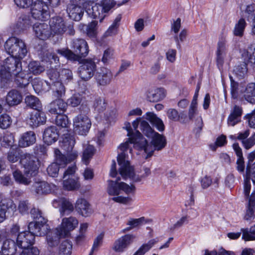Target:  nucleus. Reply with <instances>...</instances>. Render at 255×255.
<instances>
[{
    "label": "nucleus",
    "mask_w": 255,
    "mask_h": 255,
    "mask_svg": "<svg viewBox=\"0 0 255 255\" xmlns=\"http://www.w3.org/2000/svg\"><path fill=\"white\" fill-rule=\"evenodd\" d=\"M75 207L69 199L62 198L61 200L59 211L61 216L69 215L74 210Z\"/></svg>",
    "instance_id": "obj_34"
},
{
    "label": "nucleus",
    "mask_w": 255,
    "mask_h": 255,
    "mask_svg": "<svg viewBox=\"0 0 255 255\" xmlns=\"http://www.w3.org/2000/svg\"><path fill=\"white\" fill-rule=\"evenodd\" d=\"M157 241L155 239L149 240L147 243L143 244L133 255H144L156 244Z\"/></svg>",
    "instance_id": "obj_48"
},
{
    "label": "nucleus",
    "mask_w": 255,
    "mask_h": 255,
    "mask_svg": "<svg viewBox=\"0 0 255 255\" xmlns=\"http://www.w3.org/2000/svg\"><path fill=\"white\" fill-rule=\"evenodd\" d=\"M95 67V62L91 59L84 60L78 68L79 75L83 80L87 81L94 75Z\"/></svg>",
    "instance_id": "obj_15"
},
{
    "label": "nucleus",
    "mask_w": 255,
    "mask_h": 255,
    "mask_svg": "<svg viewBox=\"0 0 255 255\" xmlns=\"http://www.w3.org/2000/svg\"><path fill=\"white\" fill-rule=\"evenodd\" d=\"M64 237L65 236H61L58 234L57 228L54 233H50L47 236L46 239L47 244L50 247H56L59 242V238Z\"/></svg>",
    "instance_id": "obj_45"
},
{
    "label": "nucleus",
    "mask_w": 255,
    "mask_h": 255,
    "mask_svg": "<svg viewBox=\"0 0 255 255\" xmlns=\"http://www.w3.org/2000/svg\"><path fill=\"white\" fill-rule=\"evenodd\" d=\"M16 243L11 239H6L3 242L1 248V254L3 255H14L16 252Z\"/></svg>",
    "instance_id": "obj_31"
},
{
    "label": "nucleus",
    "mask_w": 255,
    "mask_h": 255,
    "mask_svg": "<svg viewBox=\"0 0 255 255\" xmlns=\"http://www.w3.org/2000/svg\"><path fill=\"white\" fill-rule=\"evenodd\" d=\"M78 221L75 217H70L62 219L61 227L57 228V233L61 236L66 237L69 232L78 225Z\"/></svg>",
    "instance_id": "obj_14"
},
{
    "label": "nucleus",
    "mask_w": 255,
    "mask_h": 255,
    "mask_svg": "<svg viewBox=\"0 0 255 255\" xmlns=\"http://www.w3.org/2000/svg\"><path fill=\"white\" fill-rule=\"evenodd\" d=\"M22 101V96L16 90H12L9 91L6 98L7 104L10 106L19 104Z\"/></svg>",
    "instance_id": "obj_38"
},
{
    "label": "nucleus",
    "mask_w": 255,
    "mask_h": 255,
    "mask_svg": "<svg viewBox=\"0 0 255 255\" xmlns=\"http://www.w3.org/2000/svg\"><path fill=\"white\" fill-rule=\"evenodd\" d=\"M26 106L36 110H42V104L39 99L32 95L27 96L25 98Z\"/></svg>",
    "instance_id": "obj_40"
},
{
    "label": "nucleus",
    "mask_w": 255,
    "mask_h": 255,
    "mask_svg": "<svg viewBox=\"0 0 255 255\" xmlns=\"http://www.w3.org/2000/svg\"><path fill=\"white\" fill-rule=\"evenodd\" d=\"M242 55L247 62L255 64V43L251 44Z\"/></svg>",
    "instance_id": "obj_42"
},
{
    "label": "nucleus",
    "mask_w": 255,
    "mask_h": 255,
    "mask_svg": "<svg viewBox=\"0 0 255 255\" xmlns=\"http://www.w3.org/2000/svg\"><path fill=\"white\" fill-rule=\"evenodd\" d=\"M74 136L69 133L64 134L62 139L60 140V146L63 150L69 152L71 151L75 144Z\"/></svg>",
    "instance_id": "obj_33"
},
{
    "label": "nucleus",
    "mask_w": 255,
    "mask_h": 255,
    "mask_svg": "<svg viewBox=\"0 0 255 255\" xmlns=\"http://www.w3.org/2000/svg\"><path fill=\"white\" fill-rule=\"evenodd\" d=\"M73 79L72 71L67 69H63L61 70L60 76V81L68 83Z\"/></svg>",
    "instance_id": "obj_57"
},
{
    "label": "nucleus",
    "mask_w": 255,
    "mask_h": 255,
    "mask_svg": "<svg viewBox=\"0 0 255 255\" xmlns=\"http://www.w3.org/2000/svg\"><path fill=\"white\" fill-rule=\"evenodd\" d=\"M0 203V206L3 208L5 209V211L7 210L9 211L14 212L16 210V205L10 198L3 199L1 200Z\"/></svg>",
    "instance_id": "obj_55"
},
{
    "label": "nucleus",
    "mask_w": 255,
    "mask_h": 255,
    "mask_svg": "<svg viewBox=\"0 0 255 255\" xmlns=\"http://www.w3.org/2000/svg\"><path fill=\"white\" fill-rule=\"evenodd\" d=\"M35 242V237L29 232H22L18 234L16 239L17 246L21 249H26L32 245Z\"/></svg>",
    "instance_id": "obj_19"
},
{
    "label": "nucleus",
    "mask_w": 255,
    "mask_h": 255,
    "mask_svg": "<svg viewBox=\"0 0 255 255\" xmlns=\"http://www.w3.org/2000/svg\"><path fill=\"white\" fill-rule=\"evenodd\" d=\"M81 96L79 94H74L67 101V104L72 107L78 106L81 102Z\"/></svg>",
    "instance_id": "obj_63"
},
{
    "label": "nucleus",
    "mask_w": 255,
    "mask_h": 255,
    "mask_svg": "<svg viewBox=\"0 0 255 255\" xmlns=\"http://www.w3.org/2000/svg\"><path fill=\"white\" fill-rule=\"evenodd\" d=\"M227 40L225 38H221L217 43L216 51V60L218 67L220 68L224 63V60L227 53L226 46Z\"/></svg>",
    "instance_id": "obj_17"
},
{
    "label": "nucleus",
    "mask_w": 255,
    "mask_h": 255,
    "mask_svg": "<svg viewBox=\"0 0 255 255\" xmlns=\"http://www.w3.org/2000/svg\"><path fill=\"white\" fill-rule=\"evenodd\" d=\"M46 117L42 110L33 111L29 114L27 120L28 124L32 128H37L46 123Z\"/></svg>",
    "instance_id": "obj_16"
},
{
    "label": "nucleus",
    "mask_w": 255,
    "mask_h": 255,
    "mask_svg": "<svg viewBox=\"0 0 255 255\" xmlns=\"http://www.w3.org/2000/svg\"><path fill=\"white\" fill-rule=\"evenodd\" d=\"M51 89L53 92V96L56 98L61 99L65 95V88L61 81H56L51 83Z\"/></svg>",
    "instance_id": "obj_39"
},
{
    "label": "nucleus",
    "mask_w": 255,
    "mask_h": 255,
    "mask_svg": "<svg viewBox=\"0 0 255 255\" xmlns=\"http://www.w3.org/2000/svg\"><path fill=\"white\" fill-rule=\"evenodd\" d=\"M54 154L55 161L47 168L48 174L53 177L57 176L59 168H65L68 164L74 161L78 155L77 151H72L65 155L57 148L54 149Z\"/></svg>",
    "instance_id": "obj_3"
},
{
    "label": "nucleus",
    "mask_w": 255,
    "mask_h": 255,
    "mask_svg": "<svg viewBox=\"0 0 255 255\" xmlns=\"http://www.w3.org/2000/svg\"><path fill=\"white\" fill-rule=\"evenodd\" d=\"M91 126L90 120L85 115H79L74 120V129L79 134H86Z\"/></svg>",
    "instance_id": "obj_11"
},
{
    "label": "nucleus",
    "mask_w": 255,
    "mask_h": 255,
    "mask_svg": "<svg viewBox=\"0 0 255 255\" xmlns=\"http://www.w3.org/2000/svg\"><path fill=\"white\" fill-rule=\"evenodd\" d=\"M28 232L35 236H44L48 230L49 227L46 223H40L39 221L31 222L28 226Z\"/></svg>",
    "instance_id": "obj_20"
},
{
    "label": "nucleus",
    "mask_w": 255,
    "mask_h": 255,
    "mask_svg": "<svg viewBox=\"0 0 255 255\" xmlns=\"http://www.w3.org/2000/svg\"><path fill=\"white\" fill-rule=\"evenodd\" d=\"M99 5L102 7V14L99 16V22L102 23L108 13L115 5L116 2L114 0H101Z\"/></svg>",
    "instance_id": "obj_36"
},
{
    "label": "nucleus",
    "mask_w": 255,
    "mask_h": 255,
    "mask_svg": "<svg viewBox=\"0 0 255 255\" xmlns=\"http://www.w3.org/2000/svg\"><path fill=\"white\" fill-rule=\"evenodd\" d=\"M247 23L244 18H241L235 25L234 34L236 36H242L244 34V29Z\"/></svg>",
    "instance_id": "obj_53"
},
{
    "label": "nucleus",
    "mask_w": 255,
    "mask_h": 255,
    "mask_svg": "<svg viewBox=\"0 0 255 255\" xmlns=\"http://www.w3.org/2000/svg\"><path fill=\"white\" fill-rule=\"evenodd\" d=\"M20 163L24 168L25 174L33 176L37 173L39 161L35 156L29 153L23 154L20 156Z\"/></svg>",
    "instance_id": "obj_9"
},
{
    "label": "nucleus",
    "mask_w": 255,
    "mask_h": 255,
    "mask_svg": "<svg viewBox=\"0 0 255 255\" xmlns=\"http://www.w3.org/2000/svg\"><path fill=\"white\" fill-rule=\"evenodd\" d=\"M67 12L71 19L75 21H79L83 15L84 9L80 6L70 4L67 6Z\"/></svg>",
    "instance_id": "obj_28"
},
{
    "label": "nucleus",
    "mask_w": 255,
    "mask_h": 255,
    "mask_svg": "<svg viewBox=\"0 0 255 255\" xmlns=\"http://www.w3.org/2000/svg\"><path fill=\"white\" fill-rule=\"evenodd\" d=\"M231 81V94L232 97L237 99L241 95L248 102L251 104H255V83H251L246 86L234 82L232 77H230Z\"/></svg>",
    "instance_id": "obj_4"
},
{
    "label": "nucleus",
    "mask_w": 255,
    "mask_h": 255,
    "mask_svg": "<svg viewBox=\"0 0 255 255\" xmlns=\"http://www.w3.org/2000/svg\"><path fill=\"white\" fill-rule=\"evenodd\" d=\"M11 124V118L7 114L0 116V127L2 129L8 128Z\"/></svg>",
    "instance_id": "obj_59"
},
{
    "label": "nucleus",
    "mask_w": 255,
    "mask_h": 255,
    "mask_svg": "<svg viewBox=\"0 0 255 255\" xmlns=\"http://www.w3.org/2000/svg\"><path fill=\"white\" fill-rule=\"evenodd\" d=\"M54 185H51L45 181L34 182L31 187V191L39 195H46L51 192Z\"/></svg>",
    "instance_id": "obj_21"
},
{
    "label": "nucleus",
    "mask_w": 255,
    "mask_h": 255,
    "mask_svg": "<svg viewBox=\"0 0 255 255\" xmlns=\"http://www.w3.org/2000/svg\"><path fill=\"white\" fill-rule=\"evenodd\" d=\"M94 146L91 145H88L84 150L82 161L84 164L87 165L89 163V161L91 159L94 154Z\"/></svg>",
    "instance_id": "obj_47"
},
{
    "label": "nucleus",
    "mask_w": 255,
    "mask_h": 255,
    "mask_svg": "<svg viewBox=\"0 0 255 255\" xmlns=\"http://www.w3.org/2000/svg\"><path fill=\"white\" fill-rule=\"evenodd\" d=\"M128 148V143H122L119 146V150L121 151L117 157L120 166L119 172L124 179H129L133 182H139L150 174V168L143 166L140 170V175H136L133 168L130 165L128 161L126 160L128 154L126 149Z\"/></svg>",
    "instance_id": "obj_2"
},
{
    "label": "nucleus",
    "mask_w": 255,
    "mask_h": 255,
    "mask_svg": "<svg viewBox=\"0 0 255 255\" xmlns=\"http://www.w3.org/2000/svg\"><path fill=\"white\" fill-rule=\"evenodd\" d=\"M5 51L11 56L20 59L24 58L27 50L25 43L15 37L8 38L4 44Z\"/></svg>",
    "instance_id": "obj_6"
},
{
    "label": "nucleus",
    "mask_w": 255,
    "mask_h": 255,
    "mask_svg": "<svg viewBox=\"0 0 255 255\" xmlns=\"http://www.w3.org/2000/svg\"><path fill=\"white\" fill-rule=\"evenodd\" d=\"M68 104L62 99H57L48 105V112L51 114L60 115L64 113L67 108Z\"/></svg>",
    "instance_id": "obj_22"
},
{
    "label": "nucleus",
    "mask_w": 255,
    "mask_h": 255,
    "mask_svg": "<svg viewBox=\"0 0 255 255\" xmlns=\"http://www.w3.org/2000/svg\"><path fill=\"white\" fill-rule=\"evenodd\" d=\"M247 64L246 61L236 66L234 69L235 74L239 79L244 78L247 75Z\"/></svg>",
    "instance_id": "obj_49"
},
{
    "label": "nucleus",
    "mask_w": 255,
    "mask_h": 255,
    "mask_svg": "<svg viewBox=\"0 0 255 255\" xmlns=\"http://www.w3.org/2000/svg\"><path fill=\"white\" fill-rule=\"evenodd\" d=\"M30 73L34 75H38L44 71V68L38 61L30 62L28 65Z\"/></svg>",
    "instance_id": "obj_51"
},
{
    "label": "nucleus",
    "mask_w": 255,
    "mask_h": 255,
    "mask_svg": "<svg viewBox=\"0 0 255 255\" xmlns=\"http://www.w3.org/2000/svg\"><path fill=\"white\" fill-rule=\"evenodd\" d=\"M31 13L34 18L43 21L45 20L49 16L48 6L42 0L34 3L31 8Z\"/></svg>",
    "instance_id": "obj_13"
},
{
    "label": "nucleus",
    "mask_w": 255,
    "mask_h": 255,
    "mask_svg": "<svg viewBox=\"0 0 255 255\" xmlns=\"http://www.w3.org/2000/svg\"><path fill=\"white\" fill-rule=\"evenodd\" d=\"M36 141V136L33 131H29L24 133L20 138L18 145L21 147H25L34 144Z\"/></svg>",
    "instance_id": "obj_32"
},
{
    "label": "nucleus",
    "mask_w": 255,
    "mask_h": 255,
    "mask_svg": "<svg viewBox=\"0 0 255 255\" xmlns=\"http://www.w3.org/2000/svg\"><path fill=\"white\" fill-rule=\"evenodd\" d=\"M120 180L119 178L115 181L109 180L107 192L110 195L114 196L111 198L113 201L123 204H129L132 201L131 197L119 196L121 193L120 182H118Z\"/></svg>",
    "instance_id": "obj_10"
},
{
    "label": "nucleus",
    "mask_w": 255,
    "mask_h": 255,
    "mask_svg": "<svg viewBox=\"0 0 255 255\" xmlns=\"http://www.w3.org/2000/svg\"><path fill=\"white\" fill-rule=\"evenodd\" d=\"M52 34L62 35L65 32L70 35H73L75 30L73 26L69 24L67 25L63 18L59 16L52 17L49 21Z\"/></svg>",
    "instance_id": "obj_8"
},
{
    "label": "nucleus",
    "mask_w": 255,
    "mask_h": 255,
    "mask_svg": "<svg viewBox=\"0 0 255 255\" xmlns=\"http://www.w3.org/2000/svg\"><path fill=\"white\" fill-rule=\"evenodd\" d=\"M69 123L68 117L62 114L56 116L55 119L56 125L62 128H66Z\"/></svg>",
    "instance_id": "obj_58"
},
{
    "label": "nucleus",
    "mask_w": 255,
    "mask_h": 255,
    "mask_svg": "<svg viewBox=\"0 0 255 255\" xmlns=\"http://www.w3.org/2000/svg\"><path fill=\"white\" fill-rule=\"evenodd\" d=\"M114 53V49L113 48L111 47H108L104 51L102 61L105 64L107 63L108 60L112 57Z\"/></svg>",
    "instance_id": "obj_64"
},
{
    "label": "nucleus",
    "mask_w": 255,
    "mask_h": 255,
    "mask_svg": "<svg viewBox=\"0 0 255 255\" xmlns=\"http://www.w3.org/2000/svg\"><path fill=\"white\" fill-rule=\"evenodd\" d=\"M113 77L111 71L107 68H101L97 74V82L101 86L109 84Z\"/></svg>",
    "instance_id": "obj_25"
},
{
    "label": "nucleus",
    "mask_w": 255,
    "mask_h": 255,
    "mask_svg": "<svg viewBox=\"0 0 255 255\" xmlns=\"http://www.w3.org/2000/svg\"><path fill=\"white\" fill-rule=\"evenodd\" d=\"M58 137L59 134L56 127L51 126L45 129L43 138L45 143L50 145L55 142Z\"/></svg>",
    "instance_id": "obj_26"
},
{
    "label": "nucleus",
    "mask_w": 255,
    "mask_h": 255,
    "mask_svg": "<svg viewBox=\"0 0 255 255\" xmlns=\"http://www.w3.org/2000/svg\"><path fill=\"white\" fill-rule=\"evenodd\" d=\"M144 118L154 125L159 131H162L164 130V125L162 121L153 113H146Z\"/></svg>",
    "instance_id": "obj_37"
},
{
    "label": "nucleus",
    "mask_w": 255,
    "mask_h": 255,
    "mask_svg": "<svg viewBox=\"0 0 255 255\" xmlns=\"http://www.w3.org/2000/svg\"><path fill=\"white\" fill-rule=\"evenodd\" d=\"M21 70L20 59L9 56L6 58L0 69V75L3 80L10 81L12 75Z\"/></svg>",
    "instance_id": "obj_7"
},
{
    "label": "nucleus",
    "mask_w": 255,
    "mask_h": 255,
    "mask_svg": "<svg viewBox=\"0 0 255 255\" xmlns=\"http://www.w3.org/2000/svg\"><path fill=\"white\" fill-rule=\"evenodd\" d=\"M30 25V21L26 15H22L19 17L15 25V32H20L26 29Z\"/></svg>",
    "instance_id": "obj_41"
},
{
    "label": "nucleus",
    "mask_w": 255,
    "mask_h": 255,
    "mask_svg": "<svg viewBox=\"0 0 255 255\" xmlns=\"http://www.w3.org/2000/svg\"><path fill=\"white\" fill-rule=\"evenodd\" d=\"M32 217L35 221H39L40 223H47V219L44 216L42 212L38 208H33L30 211Z\"/></svg>",
    "instance_id": "obj_54"
},
{
    "label": "nucleus",
    "mask_w": 255,
    "mask_h": 255,
    "mask_svg": "<svg viewBox=\"0 0 255 255\" xmlns=\"http://www.w3.org/2000/svg\"><path fill=\"white\" fill-rule=\"evenodd\" d=\"M63 188L68 191L77 190L80 187L78 182L73 178H68L63 182Z\"/></svg>",
    "instance_id": "obj_50"
},
{
    "label": "nucleus",
    "mask_w": 255,
    "mask_h": 255,
    "mask_svg": "<svg viewBox=\"0 0 255 255\" xmlns=\"http://www.w3.org/2000/svg\"><path fill=\"white\" fill-rule=\"evenodd\" d=\"M107 102L105 98H99L97 100V110L100 114L105 111L107 107Z\"/></svg>",
    "instance_id": "obj_62"
},
{
    "label": "nucleus",
    "mask_w": 255,
    "mask_h": 255,
    "mask_svg": "<svg viewBox=\"0 0 255 255\" xmlns=\"http://www.w3.org/2000/svg\"><path fill=\"white\" fill-rule=\"evenodd\" d=\"M76 211L84 217H88L92 213L90 204L84 198L78 199L75 204Z\"/></svg>",
    "instance_id": "obj_23"
},
{
    "label": "nucleus",
    "mask_w": 255,
    "mask_h": 255,
    "mask_svg": "<svg viewBox=\"0 0 255 255\" xmlns=\"http://www.w3.org/2000/svg\"><path fill=\"white\" fill-rule=\"evenodd\" d=\"M140 120V118H137L136 120L134 121L132 123V127L134 130V134L132 137H129L128 140L124 143H128V148L126 149V152H128V150L129 153H131L132 149L130 147L129 145L133 143L134 146L135 147L136 141H138L139 138L143 137L141 133L137 130Z\"/></svg>",
    "instance_id": "obj_30"
},
{
    "label": "nucleus",
    "mask_w": 255,
    "mask_h": 255,
    "mask_svg": "<svg viewBox=\"0 0 255 255\" xmlns=\"http://www.w3.org/2000/svg\"><path fill=\"white\" fill-rule=\"evenodd\" d=\"M145 221L144 217H141L138 219H130L127 222V225L128 227L123 229L121 231L122 233H125L129 231L134 228L137 227L138 226L142 224Z\"/></svg>",
    "instance_id": "obj_43"
},
{
    "label": "nucleus",
    "mask_w": 255,
    "mask_h": 255,
    "mask_svg": "<svg viewBox=\"0 0 255 255\" xmlns=\"http://www.w3.org/2000/svg\"><path fill=\"white\" fill-rule=\"evenodd\" d=\"M33 29L36 37L45 40L52 35L50 27L45 23H36L33 26Z\"/></svg>",
    "instance_id": "obj_18"
},
{
    "label": "nucleus",
    "mask_w": 255,
    "mask_h": 255,
    "mask_svg": "<svg viewBox=\"0 0 255 255\" xmlns=\"http://www.w3.org/2000/svg\"><path fill=\"white\" fill-rule=\"evenodd\" d=\"M242 238L245 241L255 240V225L249 229H242Z\"/></svg>",
    "instance_id": "obj_52"
},
{
    "label": "nucleus",
    "mask_w": 255,
    "mask_h": 255,
    "mask_svg": "<svg viewBox=\"0 0 255 255\" xmlns=\"http://www.w3.org/2000/svg\"><path fill=\"white\" fill-rule=\"evenodd\" d=\"M135 238L132 234L123 236L115 241L112 249L116 253H123L132 244Z\"/></svg>",
    "instance_id": "obj_12"
},
{
    "label": "nucleus",
    "mask_w": 255,
    "mask_h": 255,
    "mask_svg": "<svg viewBox=\"0 0 255 255\" xmlns=\"http://www.w3.org/2000/svg\"><path fill=\"white\" fill-rule=\"evenodd\" d=\"M166 96V92L163 88H155L146 92V99L150 102H157Z\"/></svg>",
    "instance_id": "obj_24"
},
{
    "label": "nucleus",
    "mask_w": 255,
    "mask_h": 255,
    "mask_svg": "<svg viewBox=\"0 0 255 255\" xmlns=\"http://www.w3.org/2000/svg\"><path fill=\"white\" fill-rule=\"evenodd\" d=\"M140 129L145 136L152 138L149 143L144 137L139 138L135 143V148L139 150H143L147 154L145 158L151 156L155 150H160L165 146L166 144L165 137L155 132L147 122L145 121L141 122Z\"/></svg>",
    "instance_id": "obj_1"
},
{
    "label": "nucleus",
    "mask_w": 255,
    "mask_h": 255,
    "mask_svg": "<svg viewBox=\"0 0 255 255\" xmlns=\"http://www.w3.org/2000/svg\"><path fill=\"white\" fill-rule=\"evenodd\" d=\"M43 84L42 81L39 78H36L33 80L32 81V85L34 90L36 93L39 94L40 92L45 90L43 87Z\"/></svg>",
    "instance_id": "obj_60"
},
{
    "label": "nucleus",
    "mask_w": 255,
    "mask_h": 255,
    "mask_svg": "<svg viewBox=\"0 0 255 255\" xmlns=\"http://www.w3.org/2000/svg\"><path fill=\"white\" fill-rule=\"evenodd\" d=\"M168 118L173 122H180L181 123H185L186 115L184 112L179 113L175 109L170 108L166 112Z\"/></svg>",
    "instance_id": "obj_35"
},
{
    "label": "nucleus",
    "mask_w": 255,
    "mask_h": 255,
    "mask_svg": "<svg viewBox=\"0 0 255 255\" xmlns=\"http://www.w3.org/2000/svg\"><path fill=\"white\" fill-rule=\"evenodd\" d=\"M30 208V204L28 200H21L19 202L18 210L22 214H25L28 212Z\"/></svg>",
    "instance_id": "obj_61"
},
{
    "label": "nucleus",
    "mask_w": 255,
    "mask_h": 255,
    "mask_svg": "<svg viewBox=\"0 0 255 255\" xmlns=\"http://www.w3.org/2000/svg\"><path fill=\"white\" fill-rule=\"evenodd\" d=\"M29 79L27 74L22 71L21 69L19 71H17L15 74H14L10 80H13L17 87L24 88L29 84Z\"/></svg>",
    "instance_id": "obj_29"
},
{
    "label": "nucleus",
    "mask_w": 255,
    "mask_h": 255,
    "mask_svg": "<svg viewBox=\"0 0 255 255\" xmlns=\"http://www.w3.org/2000/svg\"><path fill=\"white\" fill-rule=\"evenodd\" d=\"M117 28L111 25L103 35V39L102 40V41L99 42V45L104 47L106 46L107 45V42L104 40V38L109 36L115 35L117 33Z\"/></svg>",
    "instance_id": "obj_56"
},
{
    "label": "nucleus",
    "mask_w": 255,
    "mask_h": 255,
    "mask_svg": "<svg viewBox=\"0 0 255 255\" xmlns=\"http://www.w3.org/2000/svg\"><path fill=\"white\" fill-rule=\"evenodd\" d=\"M73 48L76 54L69 49L58 50V53L69 59L78 60L79 58L86 57L89 52L87 42L83 39H77L73 41Z\"/></svg>",
    "instance_id": "obj_5"
},
{
    "label": "nucleus",
    "mask_w": 255,
    "mask_h": 255,
    "mask_svg": "<svg viewBox=\"0 0 255 255\" xmlns=\"http://www.w3.org/2000/svg\"><path fill=\"white\" fill-rule=\"evenodd\" d=\"M72 245L68 240L63 241L59 247V255H71Z\"/></svg>",
    "instance_id": "obj_44"
},
{
    "label": "nucleus",
    "mask_w": 255,
    "mask_h": 255,
    "mask_svg": "<svg viewBox=\"0 0 255 255\" xmlns=\"http://www.w3.org/2000/svg\"><path fill=\"white\" fill-rule=\"evenodd\" d=\"M12 175L15 181L19 184L28 185L31 183L30 178L25 177L20 170L14 171Z\"/></svg>",
    "instance_id": "obj_46"
},
{
    "label": "nucleus",
    "mask_w": 255,
    "mask_h": 255,
    "mask_svg": "<svg viewBox=\"0 0 255 255\" xmlns=\"http://www.w3.org/2000/svg\"><path fill=\"white\" fill-rule=\"evenodd\" d=\"M242 113V108L239 106L235 105L228 118V125L233 127L240 122Z\"/></svg>",
    "instance_id": "obj_27"
}]
</instances>
